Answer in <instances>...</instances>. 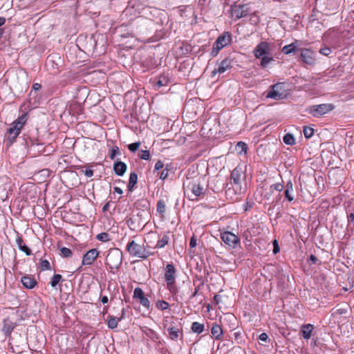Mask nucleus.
Masks as SVG:
<instances>
[{"instance_id": "1", "label": "nucleus", "mask_w": 354, "mask_h": 354, "mask_svg": "<svg viewBox=\"0 0 354 354\" xmlns=\"http://www.w3.org/2000/svg\"><path fill=\"white\" fill-rule=\"evenodd\" d=\"M185 194L191 201H196L204 197L206 188L204 186V177L196 176L193 178H187L184 183Z\"/></svg>"}, {"instance_id": "2", "label": "nucleus", "mask_w": 354, "mask_h": 354, "mask_svg": "<svg viewBox=\"0 0 354 354\" xmlns=\"http://www.w3.org/2000/svg\"><path fill=\"white\" fill-rule=\"evenodd\" d=\"M272 44L267 41L259 42L253 49V54L255 58L261 60L260 66L266 68L268 64L274 61L272 55Z\"/></svg>"}, {"instance_id": "3", "label": "nucleus", "mask_w": 354, "mask_h": 354, "mask_svg": "<svg viewBox=\"0 0 354 354\" xmlns=\"http://www.w3.org/2000/svg\"><path fill=\"white\" fill-rule=\"evenodd\" d=\"M230 180L235 185L234 190L236 194H241L244 192L243 184L245 180V166L238 165L231 172Z\"/></svg>"}, {"instance_id": "4", "label": "nucleus", "mask_w": 354, "mask_h": 354, "mask_svg": "<svg viewBox=\"0 0 354 354\" xmlns=\"http://www.w3.org/2000/svg\"><path fill=\"white\" fill-rule=\"evenodd\" d=\"M28 120V113H25L20 115L11 124L7 131V138L10 143L15 141L20 134L21 129L25 126Z\"/></svg>"}, {"instance_id": "5", "label": "nucleus", "mask_w": 354, "mask_h": 354, "mask_svg": "<svg viewBox=\"0 0 354 354\" xmlns=\"http://www.w3.org/2000/svg\"><path fill=\"white\" fill-rule=\"evenodd\" d=\"M232 41V34L228 31H225L218 37L216 40L213 44V48L211 51V56L214 57L218 55L220 50L224 47L230 45Z\"/></svg>"}, {"instance_id": "6", "label": "nucleus", "mask_w": 354, "mask_h": 354, "mask_svg": "<svg viewBox=\"0 0 354 354\" xmlns=\"http://www.w3.org/2000/svg\"><path fill=\"white\" fill-rule=\"evenodd\" d=\"M164 278L166 281L167 288L171 293L176 290V270L172 264H167L164 269Z\"/></svg>"}, {"instance_id": "7", "label": "nucleus", "mask_w": 354, "mask_h": 354, "mask_svg": "<svg viewBox=\"0 0 354 354\" xmlns=\"http://www.w3.org/2000/svg\"><path fill=\"white\" fill-rule=\"evenodd\" d=\"M334 109L335 106L330 103L315 104L309 106L308 112L315 118H319L333 111Z\"/></svg>"}, {"instance_id": "8", "label": "nucleus", "mask_w": 354, "mask_h": 354, "mask_svg": "<svg viewBox=\"0 0 354 354\" xmlns=\"http://www.w3.org/2000/svg\"><path fill=\"white\" fill-rule=\"evenodd\" d=\"M286 96L284 89L283 83H277L270 87V90L268 92L266 97L274 100H281Z\"/></svg>"}, {"instance_id": "9", "label": "nucleus", "mask_w": 354, "mask_h": 354, "mask_svg": "<svg viewBox=\"0 0 354 354\" xmlns=\"http://www.w3.org/2000/svg\"><path fill=\"white\" fill-rule=\"evenodd\" d=\"M192 50V46L185 41H178L175 43L174 52L176 58L187 55Z\"/></svg>"}, {"instance_id": "10", "label": "nucleus", "mask_w": 354, "mask_h": 354, "mask_svg": "<svg viewBox=\"0 0 354 354\" xmlns=\"http://www.w3.org/2000/svg\"><path fill=\"white\" fill-rule=\"evenodd\" d=\"M250 11L249 8L245 4H234L231 6L230 16L234 20H237L248 16Z\"/></svg>"}, {"instance_id": "11", "label": "nucleus", "mask_w": 354, "mask_h": 354, "mask_svg": "<svg viewBox=\"0 0 354 354\" xmlns=\"http://www.w3.org/2000/svg\"><path fill=\"white\" fill-rule=\"evenodd\" d=\"M26 145L28 151L35 156L43 154L46 151V147L43 143L39 142L38 139L30 138L26 142Z\"/></svg>"}, {"instance_id": "12", "label": "nucleus", "mask_w": 354, "mask_h": 354, "mask_svg": "<svg viewBox=\"0 0 354 354\" xmlns=\"http://www.w3.org/2000/svg\"><path fill=\"white\" fill-rule=\"evenodd\" d=\"M127 250L133 257L138 258H146L149 254L145 245H127Z\"/></svg>"}, {"instance_id": "13", "label": "nucleus", "mask_w": 354, "mask_h": 354, "mask_svg": "<svg viewBox=\"0 0 354 354\" xmlns=\"http://www.w3.org/2000/svg\"><path fill=\"white\" fill-rule=\"evenodd\" d=\"M232 66V59L227 57L221 62L218 68L212 71V77H214L217 73H224L227 70L231 69Z\"/></svg>"}, {"instance_id": "14", "label": "nucleus", "mask_w": 354, "mask_h": 354, "mask_svg": "<svg viewBox=\"0 0 354 354\" xmlns=\"http://www.w3.org/2000/svg\"><path fill=\"white\" fill-rule=\"evenodd\" d=\"M133 298L137 299L140 304L147 309L149 308L150 302L147 297H145L143 290L140 288H136L133 291Z\"/></svg>"}, {"instance_id": "15", "label": "nucleus", "mask_w": 354, "mask_h": 354, "mask_svg": "<svg viewBox=\"0 0 354 354\" xmlns=\"http://www.w3.org/2000/svg\"><path fill=\"white\" fill-rule=\"evenodd\" d=\"M301 59L306 64L313 65L315 62V53L308 48L301 50Z\"/></svg>"}, {"instance_id": "16", "label": "nucleus", "mask_w": 354, "mask_h": 354, "mask_svg": "<svg viewBox=\"0 0 354 354\" xmlns=\"http://www.w3.org/2000/svg\"><path fill=\"white\" fill-rule=\"evenodd\" d=\"M100 252L97 249H91L88 250L83 257L82 265L90 266L97 259Z\"/></svg>"}, {"instance_id": "17", "label": "nucleus", "mask_w": 354, "mask_h": 354, "mask_svg": "<svg viewBox=\"0 0 354 354\" xmlns=\"http://www.w3.org/2000/svg\"><path fill=\"white\" fill-rule=\"evenodd\" d=\"M221 238L224 243H239V237L234 233L226 231L221 234Z\"/></svg>"}, {"instance_id": "18", "label": "nucleus", "mask_w": 354, "mask_h": 354, "mask_svg": "<svg viewBox=\"0 0 354 354\" xmlns=\"http://www.w3.org/2000/svg\"><path fill=\"white\" fill-rule=\"evenodd\" d=\"M169 202L167 197L160 198L157 203L156 211L160 214L162 218H165V214L167 212V205Z\"/></svg>"}, {"instance_id": "19", "label": "nucleus", "mask_w": 354, "mask_h": 354, "mask_svg": "<svg viewBox=\"0 0 354 354\" xmlns=\"http://www.w3.org/2000/svg\"><path fill=\"white\" fill-rule=\"evenodd\" d=\"M127 169V165L122 161H116L113 164V170L118 176H122L126 172Z\"/></svg>"}, {"instance_id": "20", "label": "nucleus", "mask_w": 354, "mask_h": 354, "mask_svg": "<svg viewBox=\"0 0 354 354\" xmlns=\"http://www.w3.org/2000/svg\"><path fill=\"white\" fill-rule=\"evenodd\" d=\"M21 281L24 287L29 289L33 288L37 284L35 278L28 275L22 277Z\"/></svg>"}, {"instance_id": "21", "label": "nucleus", "mask_w": 354, "mask_h": 354, "mask_svg": "<svg viewBox=\"0 0 354 354\" xmlns=\"http://www.w3.org/2000/svg\"><path fill=\"white\" fill-rule=\"evenodd\" d=\"M124 310L122 309V315L120 317H116L112 315L108 316V326L109 328L114 329L117 328L118 322L122 320L124 317Z\"/></svg>"}, {"instance_id": "22", "label": "nucleus", "mask_w": 354, "mask_h": 354, "mask_svg": "<svg viewBox=\"0 0 354 354\" xmlns=\"http://www.w3.org/2000/svg\"><path fill=\"white\" fill-rule=\"evenodd\" d=\"M113 257H115V259H116L115 265V266H116L118 264L120 263V262H121L122 254H121L120 251L119 250H115L111 251L106 257V261L108 263H111V259Z\"/></svg>"}, {"instance_id": "23", "label": "nucleus", "mask_w": 354, "mask_h": 354, "mask_svg": "<svg viewBox=\"0 0 354 354\" xmlns=\"http://www.w3.org/2000/svg\"><path fill=\"white\" fill-rule=\"evenodd\" d=\"M293 192V184L290 180H289L286 185V189L284 192L285 197L289 202L294 200Z\"/></svg>"}, {"instance_id": "24", "label": "nucleus", "mask_w": 354, "mask_h": 354, "mask_svg": "<svg viewBox=\"0 0 354 354\" xmlns=\"http://www.w3.org/2000/svg\"><path fill=\"white\" fill-rule=\"evenodd\" d=\"M313 330V326L312 324H308L302 326L301 332L304 339H309L311 337Z\"/></svg>"}, {"instance_id": "25", "label": "nucleus", "mask_w": 354, "mask_h": 354, "mask_svg": "<svg viewBox=\"0 0 354 354\" xmlns=\"http://www.w3.org/2000/svg\"><path fill=\"white\" fill-rule=\"evenodd\" d=\"M211 333L215 339H219L223 335V330L218 324H214L211 329Z\"/></svg>"}, {"instance_id": "26", "label": "nucleus", "mask_w": 354, "mask_h": 354, "mask_svg": "<svg viewBox=\"0 0 354 354\" xmlns=\"http://www.w3.org/2000/svg\"><path fill=\"white\" fill-rule=\"evenodd\" d=\"M15 328L14 324L8 319L3 322V331L6 335H10Z\"/></svg>"}, {"instance_id": "27", "label": "nucleus", "mask_w": 354, "mask_h": 354, "mask_svg": "<svg viewBox=\"0 0 354 354\" xmlns=\"http://www.w3.org/2000/svg\"><path fill=\"white\" fill-rule=\"evenodd\" d=\"M297 50V45L295 42L291 43L290 44L284 46L282 48V53L285 55H289L290 53H295Z\"/></svg>"}, {"instance_id": "28", "label": "nucleus", "mask_w": 354, "mask_h": 354, "mask_svg": "<svg viewBox=\"0 0 354 354\" xmlns=\"http://www.w3.org/2000/svg\"><path fill=\"white\" fill-rule=\"evenodd\" d=\"M205 326L203 324H201L197 322H194L192 324V330L197 334H201L203 332Z\"/></svg>"}, {"instance_id": "29", "label": "nucleus", "mask_w": 354, "mask_h": 354, "mask_svg": "<svg viewBox=\"0 0 354 354\" xmlns=\"http://www.w3.org/2000/svg\"><path fill=\"white\" fill-rule=\"evenodd\" d=\"M138 182V175L135 172H132L130 174L128 188L129 191H132L133 187Z\"/></svg>"}, {"instance_id": "30", "label": "nucleus", "mask_w": 354, "mask_h": 354, "mask_svg": "<svg viewBox=\"0 0 354 354\" xmlns=\"http://www.w3.org/2000/svg\"><path fill=\"white\" fill-rule=\"evenodd\" d=\"M167 331H168V335L171 339L176 340L178 338L179 333H180V330L178 328H175V327H169L167 329Z\"/></svg>"}, {"instance_id": "31", "label": "nucleus", "mask_w": 354, "mask_h": 354, "mask_svg": "<svg viewBox=\"0 0 354 354\" xmlns=\"http://www.w3.org/2000/svg\"><path fill=\"white\" fill-rule=\"evenodd\" d=\"M283 140L284 143L288 145H293L295 144V138L291 133H286L283 136Z\"/></svg>"}, {"instance_id": "32", "label": "nucleus", "mask_w": 354, "mask_h": 354, "mask_svg": "<svg viewBox=\"0 0 354 354\" xmlns=\"http://www.w3.org/2000/svg\"><path fill=\"white\" fill-rule=\"evenodd\" d=\"M109 158L111 160H114L117 156L121 154L120 150L119 147L116 145L113 146L111 149L109 151Z\"/></svg>"}, {"instance_id": "33", "label": "nucleus", "mask_w": 354, "mask_h": 354, "mask_svg": "<svg viewBox=\"0 0 354 354\" xmlns=\"http://www.w3.org/2000/svg\"><path fill=\"white\" fill-rule=\"evenodd\" d=\"M62 277L61 274H54V276L52 277L51 279V281L50 282V286L53 287V288H55L56 287V286L59 283V281H61Z\"/></svg>"}, {"instance_id": "34", "label": "nucleus", "mask_w": 354, "mask_h": 354, "mask_svg": "<svg viewBox=\"0 0 354 354\" xmlns=\"http://www.w3.org/2000/svg\"><path fill=\"white\" fill-rule=\"evenodd\" d=\"M110 235L106 232H102L97 235L96 238L102 242H107L110 241Z\"/></svg>"}, {"instance_id": "35", "label": "nucleus", "mask_w": 354, "mask_h": 354, "mask_svg": "<svg viewBox=\"0 0 354 354\" xmlns=\"http://www.w3.org/2000/svg\"><path fill=\"white\" fill-rule=\"evenodd\" d=\"M169 82V79L166 76H160L158 81L156 82V86L160 87L164 86H167Z\"/></svg>"}, {"instance_id": "36", "label": "nucleus", "mask_w": 354, "mask_h": 354, "mask_svg": "<svg viewBox=\"0 0 354 354\" xmlns=\"http://www.w3.org/2000/svg\"><path fill=\"white\" fill-rule=\"evenodd\" d=\"M303 132H304V135L305 138H310L314 134V129L309 127H304Z\"/></svg>"}, {"instance_id": "37", "label": "nucleus", "mask_w": 354, "mask_h": 354, "mask_svg": "<svg viewBox=\"0 0 354 354\" xmlns=\"http://www.w3.org/2000/svg\"><path fill=\"white\" fill-rule=\"evenodd\" d=\"M138 156L142 160H149L150 158V152L148 150H141L139 153Z\"/></svg>"}, {"instance_id": "38", "label": "nucleus", "mask_w": 354, "mask_h": 354, "mask_svg": "<svg viewBox=\"0 0 354 354\" xmlns=\"http://www.w3.org/2000/svg\"><path fill=\"white\" fill-rule=\"evenodd\" d=\"M41 88V85L39 83H34L32 86V90L30 92V96L31 97L33 95L36 94V92L39 90H40ZM30 101L32 100V98H30Z\"/></svg>"}, {"instance_id": "39", "label": "nucleus", "mask_w": 354, "mask_h": 354, "mask_svg": "<svg viewBox=\"0 0 354 354\" xmlns=\"http://www.w3.org/2000/svg\"><path fill=\"white\" fill-rule=\"evenodd\" d=\"M169 304L165 301H158L156 302V307L161 310H167L169 308Z\"/></svg>"}, {"instance_id": "40", "label": "nucleus", "mask_w": 354, "mask_h": 354, "mask_svg": "<svg viewBox=\"0 0 354 354\" xmlns=\"http://www.w3.org/2000/svg\"><path fill=\"white\" fill-rule=\"evenodd\" d=\"M60 253L63 257H69L72 254L71 250L69 248L64 247L60 249Z\"/></svg>"}, {"instance_id": "41", "label": "nucleus", "mask_w": 354, "mask_h": 354, "mask_svg": "<svg viewBox=\"0 0 354 354\" xmlns=\"http://www.w3.org/2000/svg\"><path fill=\"white\" fill-rule=\"evenodd\" d=\"M283 185L281 183H275L270 187V192H273L274 190L281 192L283 190Z\"/></svg>"}, {"instance_id": "42", "label": "nucleus", "mask_w": 354, "mask_h": 354, "mask_svg": "<svg viewBox=\"0 0 354 354\" xmlns=\"http://www.w3.org/2000/svg\"><path fill=\"white\" fill-rule=\"evenodd\" d=\"M140 146V142H136L129 144L128 145V149L131 152H135L139 149Z\"/></svg>"}, {"instance_id": "43", "label": "nucleus", "mask_w": 354, "mask_h": 354, "mask_svg": "<svg viewBox=\"0 0 354 354\" xmlns=\"http://www.w3.org/2000/svg\"><path fill=\"white\" fill-rule=\"evenodd\" d=\"M236 147L241 149L240 153L243 152L245 153L247 152L248 147L247 145L243 142H239Z\"/></svg>"}, {"instance_id": "44", "label": "nucleus", "mask_w": 354, "mask_h": 354, "mask_svg": "<svg viewBox=\"0 0 354 354\" xmlns=\"http://www.w3.org/2000/svg\"><path fill=\"white\" fill-rule=\"evenodd\" d=\"M41 269L42 270H48L50 269V265L48 260H42L41 262Z\"/></svg>"}, {"instance_id": "45", "label": "nucleus", "mask_w": 354, "mask_h": 354, "mask_svg": "<svg viewBox=\"0 0 354 354\" xmlns=\"http://www.w3.org/2000/svg\"><path fill=\"white\" fill-rule=\"evenodd\" d=\"M19 248L28 256L30 255L32 253L31 250L27 246V245H19Z\"/></svg>"}, {"instance_id": "46", "label": "nucleus", "mask_w": 354, "mask_h": 354, "mask_svg": "<svg viewBox=\"0 0 354 354\" xmlns=\"http://www.w3.org/2000/svg\"><path fill=\"white\" fill-rule=\"evenodd\" d=\"M319 53L323 55L328 56L331 53V49L328 47H324L320 48Z\"/></svg>"}, {"instance_id": "47", "label": "nucleus", "mask_w": 354, "mask_h": 354, "mask_svg": "<svg viewBox=\"0 0 354 354\" xmlns=\"http://www.w3.org/2000/svg\"><path fill=\"white\" fill-rule=\"evenodd\" d=\"M84 175L88 177V178H91L93 176V174H94V171L93 169H86V170L84 171H82Z\"/></svg>"}, {"instance_id": "48", "label": "nucleus", "mask_w": 354, "mask_h": 354, "mask_svg": "<svg viewBox=\"0 0 354 354\" xmlns=\"http://www.w3.org/2000/svg\"><path fill=\"white\" fill-rule=\"evenodd\" d=\"M168 176V169H165L162 171V172L160 174V178L165 180Z\"/></svg>"}, {"instance_id": "49", "label": "nucleus", "mask_w": 354, "mask_h": 354, "mask_svg": "<svg viewBox=\"0 0 354 354\" xmlns=\"http://www.w3.org/2000/svg\"><path fill=\"white\" fill-rule=\"evenodd\" d=\"M259 339L262 342H266L267 339H268V336L266 333H262L259 336Z\"/></svg>"}, {"instance_id": "50", "label": "nucleus", "mask_w": 354, "mask_h": 354, "mask_svg": "<svg viewBox=\"0 0 354 354\" xmlns=\"http://www.w3.org/2000/svg\"><path fill=\"white\" fill-rule=\"evenodd\" d=\"M13 235L15 237V241H16L17 243H21L23 240L21 239V237L19 236V234L16 232H13Z\"/></svg>"}, {"instance_id": "51", "label": "nucleus", "mask_w": 354, "mask_h": 354, "mask_svg": "<svg viewBox=\"0 0 354 354\" xmlns=\"http://www.w3.org/2000/svg\"><path fill=\"white\" fill-rule=\"evenodd\" d=\"M348 222L349 223L354 224V214L353 213H351L348 215Z\"/></svg>"}, {"instance_id": "52", "label": "nucleus", "mask_w": 354, "mask_h": 354, "mask_svg": "<svg viewBox=\"0 0 354 354\" xmlns=\"http://www.w3.org/2000/svg\"><path fill=\"white\" fill-rule=\"evenodd\" d=\"M317 261L316 257L313 254H311L309 259V261L310 263H315Z\"/></svg>"}, {"instance_id": "53", "label": "nucleus", "mask_w": 354, "mask_h": 354, "mask_svg": "<svg viewBox=\"0 0 354 354\" xmlns=\"http://www.w3.org/2000/svg\"><path fill=\"white\" fill-rule=\"evenodd\" d=\"M169 239L167 236H165L162 238V239L160 241H158L157 243H168Z\"/></svg>"}, {"instance_id": "54", "label": "nucleus", "mask_w": 354, "mask_h": 354, "mask_svg": "<svg viewBox=\"0 0 354 354\" xmlns=\"http://www.w3.org/2000/svg\"><path fill=\"white\" fill-rule=\"evenodd\" d=\"M163 163L161 161L156 162V170H159L163 168Z\"/></svg>"}, {"instance_id": "55", "label": "nucleus", "mask_w": 354, "mask_h": 354, "mask_svg": "<svg viewBox=\"0 0 354 354\" xmlns=\"http://www.w3.org/2000/svg\"><path fill=\"white\" fill-rule=\"evenodd\" d=\"M274 245L273 253L274 254L278 253L280 251L279 245Z\"/></svg>"}, {"instance_id": "56", "label": "nucleus", "mask_w": 354, "mask_h": 354, "mask_svg": "<svg viewBox=\"0 0 354 354\" xmlns=\"http://www.w3.org/2000/svg\"><path fill=\"white\" fill-rule=\"evenodd\" d=\"M101 301L102 302V304H106L108 303L109 301V299H108V297L107 296H103L101 297Z\"/></svg>"}, {"instance_id": "57", "label": "nucleus", "mask_w": 354, "mask_h": 354, "mask_svg": "<svg viewBox=\"0 0 354 354\" xmlns=\"http://www.w3.org/2000/svg\"><path fill=\"white\" fill-rule=\"evenodd\" d=\"M114 192L118 193V194H122V190L120 187H114Z\"/></svg>"}, {"instance_id": "58", "label": "nucleus", "mask_w": 354, "mask_h": 354, "mask_svg": "<svg viewBox=\"0 0 354 354\" xmlns=\"http://www.w3.org/2000/svg\"><path fill=\"white\" fill-rule=\"evenodd\" d=\"M6 21V20L5 17H0V27L5 24Z\"/></svg>"}, {"instance_id": "59", "label": "nucleus", "mask_w": 354, "mask_h": 354, "mask_svg": "<svg viewBox=\"0 0 354 354\" xmlns=\"http://www.w3.org/2000/svg\"><path fill=\"white\" fill-rule=\"evenodd\" d=\"M189 243H196V239L195 236H192L191 238Z\"/></svg>"}, {"instance_id": "60", "label": "nucleus", "mask_w": 354, "mask_h": 354, "mask_svg": "<svg viewBox=\"0 0 354 354\" xmlns=\"http://www.w3.org/2000/svg\"><path fill=\"white\" fill-rule=\"evenodd\" d=\"M108 208H109V204H108V203H106V205H104V207H103V211H104V212L106 211V210L108 209Z\"/></svg>"}, {"instance_id": "61", "label": "nucleus", "mask_w": 354, "mask_h": 354, "mask_svg": "<svg viewBox=\"0 0 354 354\" xmlns=\"http://www.w3.org/2000/svg\"><path fill=\"white\" fill-rule=\"evenodd\" d=\"M218 298H219L218 295H215L214 297V299L216 301V303L218 302Z\"/></svg>"}, {"instance_id": "62", "label": "nucleus", "mask_w": 354, "mask_h": 354, "mask_svg": "<svg viewBox=\"0 0 354 354\" xmlns=\"http://www.w3.org/2000/svg\"><path fill=\"white\" fill-rule=\"evenodd\" d=\"M3 29H0V39L1 38V37L3 35Z\"/></svg>"}, {"instance_id": "63", "label": "nucleus", "mask_w": 354, "mask_h": 354, "mask_svg": "<svg viewBox=\"0 0 354 354\" xmlns=\"http://www.w3.org/2000/svg\"><path fill=\"white\" fill-rule=\"evenodd\" d=\"M3 29H0V39L1 38V37L3 35Z\"/></svg>"}, {"instance_id": "64", "label": "nucleus", "mask_w": 354, "mask_h": 354, "mask_svg": "<svg viewBox=\"0 0 354 354\" xmlns=\"http://www.w3.org/2000/svg\"><path fill=\"white\" fill-rule=\"evenodd\" d=\"M38 104H39V101H38V100L37 101L36 100H35V101H34V102H33V104H34L35 106H36V105H37Z\"/></svg>"}]
</instances>
